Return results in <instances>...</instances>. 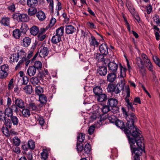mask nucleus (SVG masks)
Returning <instances> with one entry per match:
<instances>
[{
	"mask_svg": "<svg viewBox=\"0 0 160 160\" xmlns=\"http://www.w3.org/2000/svg\"><path fill=\"white\" fill-rule=\"evenodd\" d=\"M6 118L4 112L0 111V120L2 121H4Z\"/></svg>",
	"mask_w": 160,
	"mask_h": 160,
	"instance_id": "e2e57ef3",
	"label": "nucleus"
},
{
	"mask_svg": "<svg viewBox=\"0 0 160 160\" xmlns=\"http://www.w3.org/2000/svg\"><path fill=\"white\" fill-rule=\"evenodd\" d=\"M115 85L112 83H109L107 89L109 92H113L115 88Z\"/></svg>",
	"mask_w": 160,
	"mask_h": 160,
	"instance_id": "4d7b16f0",
	"label": "nucleus"
},
{
	"mask_svg": "<svg viewBox=\"0 0 160 160\" xmlns=\"http://www.w3.org/2000/svg\"><path fill=\"white\" fill-rule=\"evenodd\" d=\"M90 45L91 46L97 47L99 45V42L97 41L95 38L93 36H92L90 38H89Z\"/></svg>",
	"mask_w": 160,
	"mask_h": 160,
	"instance_id": "dca6fc26",
	"label": "nucleus"
},
{
	"mask_svg": "<svg viewBox=\"0 0 160 160\" xmlns=\"http://www.w3.org/2000/svg\"><path fill=\"white\" fill-rule=\"evenodd\" d=\"M23 91L27 94H30L32 92V87L31 85H28L22 87Z\"/></svg>",
	"mask_w": 160,
	"mask_h": 160,
	"instance_id": "a878e982",
	"label": "nucleus"
},
{
	"mask_svg": "<svg viewBox=\"0 0 160 160\" xmlns=\"http://www.w3.org/2000/svg\"><path fill=\"white\" fill-rule=\"evenodd\" d=\"M12 35L16 39H18L21 37V32L18 29H15L12 32Z\"/></svg>",
	"mask_w": 160,
	"mask_h": 160,
	"instance_id": "c756f323",
	"label": "nucleus"
},
{
	"mask_svg": "<svg viewBox=\"0 0 160 160\" xmlns=\"http://www.w3.org/2000/svg\"><path fill=\"white\" fill-rule=\"evenodd\" d=\"M124 116L127 121L126 126L122 121L118 119L115 122V125L121 129H124L125 133L129 135L136 127L134 126V123L137 121V118L133 113L128 114L126 112Z\"/></svg>",
	"mask_w": 160,
	"mask_h": 160,
	"instance_id": "f03ea898",
	"label": "nucleus"
},
{
	"mask_svg": "<svg viewBox=\"0 0 160 160\" xmlns=\"http://www.w3.org/2000/svg\"><path fill=\"white\" fill-rule=\"evenodd\" d=\"M35 118L41 126H42L44 125L45 122L42 117L37 116V117H35Z\"/></svg>",
	"mask_w": 160,
	"mask_h": 160,
	"instance_id": "864d4df0",
	"label": "nucleus"
},
{
	"mask_svg": "<svg viewBox=\"0 0 160 160\" xmlns=\"http://www.w3.org/2000/svg\"><path fill=\"white\" fill-rule=\"evenodd\" d=\"M27 3L29 7H32L37 6L38 2V0H28Z\"/></svg>",
	"mask_w": 160,
	"mask_h": 160,
	"instance_id": "c85d7f7f",
	"label": "nucleus"
},
{
	"mask_svg": "<svg viewBox=\"0 0 160 160\" xmlns=\"http://www.w3.org/2000/svg\"><path fill=\"white\" fill-rule=\"evenodd\" d=\"M93 108L97 109L96 112L101 113L102 117L103 115L104 114L106 113L110 110L109 107L107 105L103 106L102 108H100L98 106H93Z\"/></svg>",
	"mask_w": 160,
	"mask_h": 160,
	"instance_id": "423d86ee",
	"label": "nucleus"
},
{
	"mask_svg": "<svg viewBox=\"0 0 160 160\" xmlns=\"http://www.w3.org/2000/svg\"><path fill=\"white\" fill-rule=\"evenodd\" d=\"M31 82L34 85H38L40 83V81L38 78L36 77H32L31 79Z\"/></svg>",
	"mask_w": 160,
	"mask_h": 160,
	"instance_id": "37998d69",
	"label": "nucleus"
},
{
	"mask_svg": "<svg viewBox=\"0 0 160 160\" xmlns=\"http://www.w3.org/2000/svg\"><path fill=\"white\" fill-rule=\"evenodd\" d=\"M85 139V134L83 133H80L77 137V140L80 142H83Z\"/></svg>",
	"mask_w": 160,
	"mask_h": 160,
	"instance_id": "a18cd8bd",
	"label": "nucleus"
},
{
	"mask_svg": "<svg viewBox=\"0 0 160 160\" xmlns=\"http://www.w3.org/2000/svg\"><path fill=\"white\" fill-rule=\"evenodd\" d=\"M39 31L38 28L36 26H33L30 29L31 34L34 36L36 35L39 33Z\"/></svg>",
	"mask_w": 160,
	"mask_h": 160,
	"instance_id": "b1692460",
	"label": "nucleus"
},
{
	"mask_svg": "<svg viewBox=\"0 0 160 160\" xmlns=\"http://www.w3.org/2000/svg\"><path fill=\"white\" fill-rule=\"evenodd\" d=\"M31 42V38L28 37H25L23 39V45L25 47H27L29 46Z\"/></svg>",
	"mask_w": 160,
	"mask_h": 160,
	"instance_id": "2f4dec72",
	"label": "nucleus"
},
{
	"mask_svg": "<svg viewBox=\"0 0 160 160\" xmlns=\"http://www.w3.org/2000/svg\"><path fill=\"white\" fill-rule=\"evenodd\" d=\"M1 70L4 72H7L8 70V66L7 64H4L1 66Z\"/></svg>",
	"mask_w": 160,
	"mask_h": 160,
	"instance_id": "052dcab7",
	"label": "nucleus"
},
{
	"mask_svg": "<svg viewBox=\"0 0 160 160\" xmlns=\"http://www.w3.org/2000/svg\"><path fill=\"white\" fill-rule=\"evenodd\" d=\"M121 90L120 84L117 83L115 86L114 90L113 92H114L116 94H118L120 92Z\"/></svg>",
	"mask_w": 160,
	"mask_h": 160,
	"instance_id": "8fccbe9b",
	"label": "nucleus"
},
{
	"mask_svg": "<svg viewBox=\"0 0 160 160\" xmlns=\"http://www.w3.org/2000/svg\"><path fill=\"white\" fill-rule=\"evenodd\" d=\"M99 50L101 53L105 56L108 53V46L106 44H102L99 47Z\"/></svg>",
	"mask_w": 160,
	"mask_h": 160,
	"instance_id": "f8f14e48",
	"label": "nucleus"
},
{
	"mask_svg": "<svg viewBox=\"0 0 160 160\" xmlns=\"http://www.w3.org/2000/svg\"><path fill=\"white\" fill-rule=\"evenodd\" d=\"M65 32L68 34H72L75 32L76 29L75 28L71 25H68L66 26Z\"/></svg>",
	"mask_w": 160,
	"mask_h": 160,
	"instance_id": "f3484780",
	"label": "nucleus"
},
{
	"mask_svg": "<svg viewBox=\"0 0 160 160\" xmlns=\"http://www.w3.org/2000/svg\"><path fill=\"white\" fill-rule=\"evenodd\" d=\"M35 92L36 94L39 96L42 95V93L43 92V88L40 86L37 87L35 88Z\"/></svg>",
	"mask_w": 160,
	"mask_h": 160,
	"instance_id": "79ce46f5",
	"label": "nucleus"
},
{
	"mask_svg": "<svg viewBox=\"0 0 160 160\" xmlns=\"http://www.w3.org/2000/svg\"><path fill=\"white\" fill-rule=\"evenodd\" d=\"M97 72L101 76H105L107 73V69L105 66L99 67L97 70Z\"/></svg>",
	"mask_w": 160,
	"mask_h": 160,
	"instance_id": "4468645a",
	"label": "nucleus"
},
{
	"mask_svg": "<svg viewBox=\"0 0 160 160\" xmlns=\"http://www.w3.org/2000/svg\"><path fill=\"white\" fill-rule=\"evenodd\" d=\"M4 113L6 116L8 118H10L13 116V112L12 108L11 106L10 107H8L6 108L4 111Z\"/></svg>",
	"mask_w": 160,
	"mask_h": 160,
	"instance_id": "412c9836",
	"label": "nucleus"
},
{
	"mask_svg": "<svg viewBox=\"0 0 160 160\" xmlns=\"http://www.w3.org/2000/svg\"><path fill=\"white\" fill-rule=\"evenodd\" d=\"M47 98L44 94L39 96V101L42 104H46L47 102Z\"/></svg>",
	"mask_w": 160,
	"mask_h": 160,
	"instance_id": "ea45409f",
	"label": "nucleus"
},
{
	"mask_svg": "<svg viewBox=\"0 0 160 160\" xmlns=\"http://www.w3.org/2000/svg\"><path fill=\"white\" fill-rule=\"evenodd\" d=\"M37 10L36 8L32 7L28 9V13L29 15L32 16L34 15L37 13Z\"/></svg>",
	"mask_w": 160,
	"mask_h": 160,
	"instance_id": "a19ab883",
	"label": "nucleus"
},
{
	"mask_svg": "<svg viewBox=\"0 0 160 160\" xmlns=\"http://www.w3.org/2000/svg\"><path fill=\"white\" fill-rule=\"evenodd\" d=\"M41 159L42 160H47L48 158V153L47 150L43 149L42 152L41 153Z\"/></svg>",
	"mask_w": 160,
	"mask_h": 160,
	"instance_id": "473e14b6",
	"label": "nucleus"
},
{
	"mask_svg": "<svg viewBox=\"0 0 160 160\" xmlns=\"http://www.w3.org/2000/svg\"><path fill=\"white\" fill-rule=\"evenodd\" d=\"M12 123L13 125L17 126L19 122V119L17 117L13 116L10 118Z\"/></svg>",
	"mask_w": 160,
	"mask_h": 160,
	"instance_id": "58836bf2",
	"label": "nucleus"
},
{
	"mask_svg": "<svg viewBox=\"0 0 160 160\" xmlns=\"http://www.w3.org/2000/svg\"><path fill=\"white\" fill-rule=\"evenodd\" d=\"M32 66H34L36 69L40 70L42 68V63L40 61H37L35 62L34 65Z\"/></svg>",
	"mask_w": 160,
	"mask_h": 160,
	"instance_id": "49530a36",
	"label": "nucleus"
},
{
	"mask_svg": "<svg viewBox=\"0 0 160 160\" xmlns=\"http://www.w3.org/2000/svg\"><path fill=\"white\" fill-rule=\"evenodd\" d=\"M14 103V105L22 109L25 107L24 102L20 98H15Z\"/></svg>",
	"mask_w": 160,
	"mask_h": 160,
	"instance_id": "ddd939ff",
	"label": "nucleus"
},
{
	"mask_svg": "<svg viewBox=\"0 0 160 160\" xmlns=\"http://www.w3.org/2000/svg\"><path fill=\"white\" fill-rule=\"evenodd\" d=\"M108 119L109 121L112 123H115V122L116 121V118L113 115L110 114L108 115Z\"/></svg>",
	"mask_w": 160,
	"mask_h": 160,
	"instance_id": "3c124183",
	"label": "nucleus"
},
{
	"mask_svg": "<svg viewBox=\"0 0 160 160\" xmlns=\"http://www.w3.org/2000/svg\"><path fill=\"white\" fill-rule=\"evenodd\" d=\"M118 100L115 98H111L108 100V104L112 108V112L113 113H117L119 111V108L117 106Z\"/></svg>",
	"mask_w": 160,
	"mask_h": 160,
	"instance_id": "39448f33",
	"label": "nucleus"
},
{
	"mask_svg": "<svg viewBox=\"0 0 160 160\" xmlns=\"http://www.w3.org/2000/svg\"><path fill=\"white\" fill-rule=\"evenodd\" d=\"M145 62L147 64V67L148 68V70L152 72L153 74H154L155 72L153 71V66L150 60H148L146 61H145Z\"/></svg>",
	"mask_w": 160,
	"mask_h": 160,
	"instance_id": "72a5a7b5",
	"label": "nucleus"
},
{
	"mask_svg": "<svg viewBox=\"0 0 160 160\" xmlns=\"http://www.w3.org/2000/svg\"><path fill=\"white\" fill-rule=\"evenodd\" d=\"M91 150V147L90 145L88 143H87L85 146L84 149L83 150L82 154L80 153V155L81 157H85L87 158L90 154Z\"/></svg>",
	"mask_w": 160,
	"mask_h": 160,
	"instance_id": "0eeeda50",
	"label": "nucleus"
},
{
	"mask_svg": "<svg viewBox=\"0 0 160 160\" xmlns=\"http://www.w3.org/2000/svg\"><path fill=\"white\" fill-rule=\"evenodd\" d=\"M20 30L22 31L21 32L23 33H26L27 30L29 29L27 25L25 23L22 24L20 28Z\"/></svg>",
	"mask_w": 160,
	"mask_h": 160,
	"instance_id": "de8ad7c7",
	"label": "nucleus"
},
{
	"mask_svg": "<svg viewBox=\"0 0 160 160\" xmlns=\"http://www.w3.org/2000/svg\"><path fill=\"white\" fill-rule=\"evenodd\" d=\"M13 143L15 146H18L20 145L21 141L18 137H15L13 139Z\"/></svg>",
	"mask_w": 160,
	"mask_h": 160,
	"instance_id": "5fc2aeb1",
	"label": "nucleus"
},
{
	"mask_svg": "<svg viewBox=\"0 0 160 160\" xmlns=\"http://www.w3.org/2000/svg\"><path fill=\"white\" fill-rule=\"evenodd\" d=\"M117 78L116 72H111L109 73L107 76V81L112 83L114 82Z\"/></svg>",
	"mask_w": 160,
	"mask_h": 160,
	"instance_id": "1a4fd4ad",
	"label": "nucleus"
},
{
	"mask_svg": "<svg viewBox=\"0 0 160 160\" xmlns=\"http://www.w3.org/2000/svg\"><path fill=\"white\" fill-rule=\"evenodd\" d=\"M46 36L45 34H38V40L40 41H42L45 38Z\"/></svg>",
	"mask_w": 160,
	"mask_h": 160,
	"instance_id": "338daca9",
	"label": "nucleus"
},
{
	"mask_svg": "<svg viewBox=\"0 0 160 160\" xmlns=\"http://www.w3.org/2000/svg\"><path fill=\"white\" fill-rule=\"evenodd\" d=\"M96 110L94 111V113H93L91 117L90 120H92V121L96 119L97 118H100V119L99 121L100 122H101L104 119H105L106 118H103V119H102V114L100 113H98V112H96L97 109H96Z\"/></svg>",
	"mask_w": 160,
	"mask_h": 160,
	"instance_id": "9d476101",
	"label": "nucleus"
},
{
	"mask_svg": "<svg viewBox=\"0 0 160 160\" xmlns=\"http://www.w3.org/2000/svg\"><path fill=\"white\" fill-rule=\"evenodd\" d=\"M14 52L17 51L16 53L20 59L15 68V70H17L22 67L23 63L26 61L27 53L24 49L20 48V47L18 46H17L14 48Z\"/></svg>",
	"mask_w": 160,
	"mask_h": 160,
	"instance_id": "7ed1b4c3",
	"label": "nucleus"
},
{
	"mask_svg": "<svg viewBox=\"0 0 160 160\" xmlns=\"http://www.w3.org/2000/svg\"><path fill=\"white\" fill-rule=\"evenodd\" d=\"M22 113L23 117L26 118H28L31 115L29 109L23 108L21 111Z\"/></svg>",
	"mask_w": 160,
	"mask_h": 160,
	"instance_id": "cd10ccee",
	"label": "nucleus"
},
{
	"mask_svg": "<svg viewBox=\"0 0 160 160\" xmlns=\"http://www.w3.org/2000/svg\"><path fill=\"white\" fill-rule=\"evenodd\" d=\"M21 14L19 13H15L13 15V18L15 21L19 22Z\"/></svg>",
	"mask_w": 160,
	"mask_h": 160,
	"instance_id": "6e6d98bb",
	"label": "nucleus"
},
{
	"mask_svg": "<svg viewBox=\"0 0 160 160\" xmlns=\"http://www.w3.org/2000/svg\"><path fill=\"white\" fill-rule=\"evenodd\" d=\"M29 107L30 109H32L33 111H37V107L34 103H31L29 104Z\"/></svg>",
	"mask_w": 160,
	"mask_h": 160,
	"instance_id": "680f3d73",
	"label": "nucleus"
},
{
	"mask_svg": "<svg viewBox=\"0 0 160 160\" xmlns=\"http://www.w3.org/2000/svg\"><path fill=\"white\" fill-rule=\"evenodd\" d=\"M61 40V38L58 36L55 35L52 36L51 42L54 44H57L60 42Z\"/></svg>",
	"mask_w": 160,
	"mask_h": 160,
	"instance_id": "f704fd0d",
	"label": "nucleus"
},
{
	"mask_svg": "<svg viewBox=\"0 0 160 160\" xmlns=\"http://www.w3.org/2000/svg\"><path fill=\"white\" fill-rule=\"evenodd\" d=\"M36 16L40 21H44L46 18L45 13L42 11H38L37 13Z\"/></svg>",
	"mask_w": 160,
	"mask_h": 160,
	"instance_id": "aec40b11",
	"label": "nucleus"
},
{
	"mask_svg": "<svg viewBox=\"0 0 160 160\" xmlns=\"http://www.w3.org/2000/svg\"><path fill=\"white\" fill-rule=\"evenodd\" d=\"M120 77L124 78L126 76V71L127 68L125 67H123L121 63H120Z\"/></svg>",
	"mask_w": 160,
	"mask_h": 160,
	"instance_id": "5701e85b",
	"label": "nucleus"
},
{
	"mask_svg": "<svg viewBox=\"0 0 160 160\" xmlns=\"http://www.w3.org/2000/svg\"><path fill=\"white\" fill-rule=\"evenodd\" d=\"M97 99L99 102H102L106 101L107 99V96L105 94L102 93L97 96Z\"/></svg>",
	"mask_w": 160,
	"mask_h": 160,
	"instance_id": "bb28decb",
	"label": "nucleus"
},
{
	"mask_svg": "<svg viewBox=\"0 0 160 160\" xmlns=\"http://www.w3.org/2000/svg\"><path fill=\"white\" fill-rule=\"evenodd\" d=\"M95 127L93 126L92 125L88 129V133L90 135H92L93 134L95 129Z\"/></svg>",
	"mask_w": 160,
	"mask_h": 160,
	"instance_id": "774afa93",
	"label": "nucleus"
},
{
	"mask_svg": "<svg viewBox=\"0 0 160 160\" xmlns=\"http://www.w3.org/2000/svg\"><path fill=\"white\" fill-rule=\"evenodd\" d=\"M48 48L46 47L42 48L40 50L39 56L41 57L45 58L48 55Z\"/></svg>",
	"mask_w": 160,
	"mask_h": 160,
	"instance_id": "2eb2a0df",
	"label": "nucleus"
},
{
	"mask_svg": "<svg viewBox=\"0 0 160 160\" xmlns=\"http://www.w3.org/2000/svg\"><path fill=\"white\" fill-rule=\"evenodd\" d=\"M88 27L91 29H96V27L95 24L92 22H88L87 23V24Z\"/></svg>",
	"mask_w": 160,
	"mask_h": 160,
	"instance_id": "bf43d9fd",
	"label": "nucleus"
},
{
	"mask_svg": "<svg viewBox=\"0 0 160 160\" xmlns=\"http://www.w3.org/2000/svg\"><path fill=\"white\" fill-rule=\"evenodd\" d=\"M9 58L10 62H17L19 59L18 56L16 53L12 54Z\"/></svg>",
	"mask_w": 160,
	"mask_h": 160,
	"instance_id": "393cba45",
	"label": "nucleus"
},
{
	"mask_svg": "<svg viewBox=\"0 0 160 160\" xmlns=\"http://www.w3.org/2000/svg\"><path fill=\"white\" fill-rule=\"evenodd\" d=\"M141 132L136 127L130 134L134 138L127 136L132 155L135 154L133 160H140V156L142 155L144 148L143 138L141 135Z\"/></svg>",
	"mask_w": 160,
	"mask_h": 160,
	"instance_id": "f257e3e1",
	"label": "nucleus"
},
{
	"mask_svg": "<svg viewBox=\"0 0 160 160\" xmlns=\"http://www.w3.org/2000/svg\"><path fill=\"white\" fill-rule=\"evenodd\" d=\"M19 22H25L28 21L29 20V17L27 14H21Z\"/></svg>",
	"mask_w": 160,
	"mask_h": 160,
	"instance_id": "c9c22d12",
	"label": "nucleus"
},
{
	"mask_svg": "<svg viewBox=\"0 0 160 160\" xmlns=\"http://www.w3.org/2000/svg\"><path fill=\"white\" fill-rule=\"evenodd\" d=\"M56 32L55 35L61 38V37L63 35L64 33V27H60L56 29Z\"/></svg>",
	"mask_w": 160,
	"mask_h": 160,
	"instance_id": "7c9ffc66",
	"label": "nucleus"
},
{
	"mask_svg": "<svg viewBox=\"0 0 160 160\" xmlns=\"http://www.w3.org/2000/svg\"><path fill=\"white\" fill-rule=\"evenodd\" d=\"M1 22L5 26H8L10 24V18H2Z\"/></svg>",
	"mask_w": 160,
	"mask_h": 160,
	"instance_id": "4c0bfd02",
	"label": "nucleus"
},
{
	"mask_svg": "<svg viewBox=\"0 0 160 160\" xmlns=\"http://www.w3.org/2000/svg\"><path fill=\"white\" fill-rule=\"evenodd\" d=\"M8 3L9 5L8 7V9L11 12H14L15 9L14 3L11 1L8 2Z\"/></svg>",
	"mask_w": 160,
	"mask_h": 160,
	"instance_id": "09e8293b",
	"label": "nucleus"
},
{
	"mask_svg": "<svg viewBox=\"0 0 160 160\" xmlns=\"http://www.w3.org/2000/svg\"><path fill=\"white\" fill-rule=\"evenodd\" d=\"M93 92L97 96L102 93V90L100 87H96L93 89Z\"/></svg>",
	"mask_w": 160,
	"mask_h": 160,
	"instance_id": "e433bc0d",
	"label": "nucleus"
},
{
	"mask_svg": "<svg viewBox=\"0 0 160 160\" xmlns=\"http://www.w3.org/2000/svg\"><path fill=\"white\" fill-rule=\"evenodd\" d=\"M28 146L29 148L32 150L34 149L35 147V142L32 139L29 140L28 141Z\"/></svg>",
	"mask_w": 160,
	"mask_h": 160,
	"instance_id": "c03bdc74",
	"label": "nucleus"
},
{
	"mask_svg": "<svg viewBox=\"0 0 160 160\" xmlns=\"http://www.w3.org/2000/svg\"><path fill=\"white\" fill-rule=\"evenodd\" d=\"M104 55L97 53L96 55V59L99 62H103L105 64H106L110 60V59H106L104 58Z\"/></svg>",
	"mask_w": 160,
	"mask_h": 160,
	"instance_id": "9b49d317",
	"label": "nucleus"
},
{
	"mask_svg": "<svg viewBox=\"0 0 160 160\" xmlns=\"http://www.w3.org/2000/svg\"><path fill=\"white\" fill-rule=\"evenodd\" d=\"M126 5L132 15L134 16L135 13V9L133 8L132 3L130 1H127L126 2Z\"/></svg>",
	"mask_w": 160,
	"mask_h": 160,
	"instance_id": "a211bd4d",
	"label": "nucleus"
},
{
	"mask_svg": "<svg viewBox=\"0 0 160 160\" xmlns=\"http://www.w3.org/2000/svg\"><path fill=\"white\" fill-rule=\"evenodd\" d=\"M77 149L78 153L80 152L82 154V152L83 150V147L81 145L80 143H77Z\"/></svg>",
	"mask_w": 160,
	"mask_h": 160,
	"instance_id": "13d9d810",
	"label": "nucleus"
},
{
	"mask_svg": "<svg viewBox=\"0 0 160 160\" xmlns=\"http://www.w3.org/2000/svg\"><path fill=\"white\" fill-rule=\"evenodd\" d=\"M120 78H121L120 80V82L122 85V86H121V88L122 90L124 91V86L125 85V80L124 78L120 77Z\"/></svg>",
	"mask_w": 160,
	"mask_h": 160,
	"instance_id": "0e129e2a",
	"label": "nucleus"
},
{
	"mask_svg": "<svg viewBox=\"0 0 160 160\" xmlns=\"http://www.w3.org/2000/svg\"><path fill=\"white\" fill-rule=\"evenodd\" d=\"M136 64L140 69L142 70L144 68L143 63L142 60L140 57H138L136 58Z\"/></svg>",
	"mask_w": 160,
	"mask_h": 160,
	"instance_id": "4be33fe9",
	"label": "nucleus"
},
{
	"mask_svg": "<svg viewBox=\"0 0 160 160\" xmlns=\"http://www.w3.org/2000/svg\"><path fill=\"white\" fill-rule=\"evenodd\" d=\"M4 124L8 128H10L12 126V122L10 119L7 118L5 119Z\"/></svg>",
	"mask_w": 160,
	"mask_h": 160,
	"instance_id": "603ef678",
	"label": "nucleus"
},
{
	"mask_svg": "<svg viewBox=\"0 0 160 160\" xmlns=\"http://www.w3.org/2000/svg\"><path fill=\"white\" fill-rule=\"evenodd\" d=\"M27 72L30 77L33 76L36 72V69L34 66H30L27 70Z\"/></svg>",
	"mask_w": 160,
	"mask_h": 160,
	"instance_id": "6ab92c4d",
	"label": "nucleus"
},
{
	"mask_svg": "<svg viewBox=\"0 0 160 160\" xmlns=\"http://www.w3.org/2000/svg\"><path fill=\"white\" fill-rule=\"evenodd\" d=\"M118 66V64L113 61L109 62L108 65L109 71L111 72H116Z\"/></svg>",
	"mask_w": 160,
	"mask_h": 160,
	"instance_id": "6e6552de",
	"label": "nucleus"
},
{
	"mask_svg": "<svg viewBox=\"0 0 160 160\" xmlns=\"http://www.w3.org/2000/svg\"><path fill=\"white\" fill-rule=\"evenodd\" d=\"M125 91L127 94L125 98V102L127 103V106L129 110H131L132 112H134L135 109L133 106V104L132 102H130L129 98L130 96V89L128 86L125 87Z\"/></svg>",
	"mask_w": 160,
	"mask_h": 160,
	"instance_id": "20e7f679",
	"label": "nucleus"
},
{
	"mask_svg": "<svg viewBox=\"0 0 160 160\" xmlns=\"http://www.w3.org/2000/svg\"><path fill=\"white\" fill-rule=\"evenodd\" d=\"M2 130L3 134L7 136H9V132L7 128H3L2 129Z\"/></svg>",
	"mask_w": 160,
	"mask_h": 160,
	"instance_id": "69168bd1",
	"label": "nucleus"
}]
</instances>
